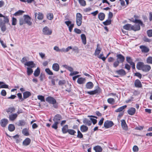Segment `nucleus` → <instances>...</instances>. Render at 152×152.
Here are the masks:
<instances>
[{
    "label": "nucleus",
    "instance_id": "obj_8",
    "mask_svg": "<svg viewBox=\"0 0 152 152\" xmlns=\"http://www.w3.org/2000/svg\"><path fill=\"white\" fill-rule=\"evenodd\" d=\"M61 118V116L60 115L57 114L54 116L53 120L54 122H58L59 123Z\"/></svg>",
    "mask_w": 152,
    "mask_h": 152
},
{
    "label": "nucleus",
    "instance_id": "obj_39",
    "mask_svg": "<svg viewBox=\"0 0 152 152\" xmlns=\"http://www.w3.org/2000/svg\"><path fill=\"white\" fill-rule=\"evenodd\" d=\"M126 105H124L121 106L118 108L115 111L116 112H118L122 111L126 107Z\"/></svg>",
    "mask_w": 152,
    "mask_h": 152
},
{
    "label": "nucleus",
    "instance_id": "obj_61",
    "mask_svg": "<svg viewBox=\"0 0 152 152\" xmlns=\"http://www.w3.org/2000/svg\"><path fill=\"white\" fill-rule=\"evenodd\" d=\"M17 19L16 18L13 17L12 18V25H15L16 24Z\"/></svg>",
    "mask_w": 152,
    "mask_h": 152
},
{
    "label": "nucleus",
    "instance_id": "obj_31",
    "mask_svg": "<svg viewBox=\"0 0 152 152\" xmlns=\"http://www.w3.org/2000/svg\"><path fill=\"white\" fill-rule=\"evenodd\" d=\"M93 86L94 85L93 83L91 82H88L86 84V87L88 89H91Z\"/></svg>",
    "mask_w": 152,
    "mask_h": 152
},
{
    "label": "nucleus",
    "instance_id": "obj_62",
    "mask_svg": "<svg viewBox=\"0 0 152 152\" xmlns=\"http://www.w3.org/2000/svg\"><path fill=\"white\" fill-rule=\"evenodd\" d=\"M69 134L71 135H73L75 134V131L73 130V129H69L68 131V132Z\"/></svg>",
    "mask_w": 152,
    "mask_h": 152
},
{
    "label": "nucleus",
    "instance_id": "obj_2",
    "mask_svg": "<svg viewBox=\"0 0 152 152\" xmlns=\"http://www.w3.org/2000/svg\"><path fill=\"white\" fill-rule=\"evenodd\" d=\"M23 17L24 23L27 24L29 26L31 25L32 22L31 21V18L27 15H24Z\"/></svg>",
    "mask_w": 152,
    "mask_h": 152
},
{
    "label": "nucleus",
    "instance_id": "obj_11",
    "mask_svg": "<svg viewBox=\"0 0 152 152\" xmlns=\"http://www.w3.org/2000/svg\"><path fill=\"white\" fill-rule=\"evenodd\" d=\"M140 48L141 50V51L144 53H147L149 52V49L146 46L144 45L140 46Z\"/></svg>",
    "mask_w": 152,
    "mask_h": 152
},
{
    "label": "nucleus",
    "instance_id": "obj_53",
    "mask_svg": "<svg viewBox=\"0 0 152 152\" xmlns=\"http://www.w3.org/2000/svg\"><path fill=\"white\" fill-rule=\"evenodd\" d=\"M120 63L118 60H117L115 61L113 64V67L115 68L116 67L119 65V63Z\"/></svg>",
    "mask_w": 152,
    "mask_h": 152
},
{
    "label": "nucleus",
    "instance_id": "obj_33",
    "mask_svg": "<svg viewBox=\"0 0 152 152\" xmlns=\"http://www.w3.org/2000/svg\"><path fill=\"white\" fill-rule=\"evenodd\" d=\"M68 126L67 125H64L62 128V132L64 134L68 132Z\"/></svg>",
    "mask_w": 152,
    "mask_h": 152
},
{
    "label": "nucleus",
    "instance_id": "obj_47",
    "mask_svg": "<svg viewBox=\"0 0 152 152\" xmlns=\"http://www.w3.org/2000/svg\"><path fill=\"white\" fill-rule=\"evenodd\" d=\"M66 83V81L64 80H60L58 83V84L60 86H62L63 85L65 84Z\"/></svg>",
    "mask_w": 152,
    "mask_h": 152
},
{
    "label": "nucleus",
    "instance_id": "obj_36",
    "mask_svg": "<svg viewBox=\"0 0 152 152\" xmlns=\"http://www.w3.org/2000/svg\"><path fill=\"white\" fill-rule=\"evenodd\" d=\"M98 17L100 20H103L104 18L105 15L103 13H100L98 14Z\"/></svg>",
    "mask_w": 152,
    "mask_h": 152
},
{
    "label": "nucleus",
    "instance_id": "obj_22",
    "mask_svg": "<svg viewBox=\"0 0 152 152\" xmlns=\"http://www.w3.org/2000/svg\"><path fill=\"white\" fill-rule=\"evenodd\" d=\"M116 72L118 75H121V76H124L126 74V72L125 71L122 69H121L120 70H117L116 71Z\"/></svg>",
    "mask_w": 152,
    "mask_h": 152
},
{
    "label": "nucleus",
    "instance_id": "obj_45",
    "mask_svg": "<svg viewBox=\"0 0 152 152\" xmlns=\"http://www.w3.org/2000/svg\"><path fill=\"white\" fill-rule=\"evenodd\" d=\"M111 19H108L106 21L103 22V23L105 25H108L111 24Z\"/></svg>",
    "mask_w": 152,
    "mask_h": 152
},
{
    "label": "nucleus",
    "instance_id": "obj_7",
    "mask_svg": "<svg viewBox=\"0 0 152 152\" xmlns=\"http://www.w3.org/2000/svg\"><path fill=\"white\" fill-rule=\"evenodd\" d=\"M8 123V120L7 119L4 118L2 119L0 121L1 126L3 127H5Z\"/></svg>",
    "mask_w": 152,
    "mask_h": 152
},
{
    "label": "nucleus",
    "instance_id": "obj_37",
    "mask_svg": "<svg viewBox=\"0 0 152 152\" xmlns=\"http://www.w3.org/2000/svg\"><path fill=\"white\" fill-rule=\"evenodd\" d=\"M8 129L10 132H12L15 129V127L14 125L12 124H9L8 126Z\"/></svg>",
    "mask_w": 152,
    "mask_h": 152
},
{
    "label": "nucleus",
    "instance_id": "obj_25",
    "mask_svg": "<svg viewBox=\"0 0 152 152\" xmlns=\"http://www.w3.org/2000/svg\"><path fill=\"white\" fill-rule=\"evenodd\" d=\"M15 109L14 107H11L6 109V111L8 113H11L15 111Z\"/></svg>",
    "mask_w": 152,
    "mask_h": 152
},
{
    "label": "nucleus",
    "instance_id": "obj_10",
    "mask_svg": "<svg viewBox=\"0 0 152 152\" xmlns=\"http://www.w3.org/2000/svg\"><path fill=\"white\" fill-rule=\"evenodd\" d=\"M31 142V139L29 138H26L23 141L22 144L23 145L26 146L29 145Z\"/></svg>",
    "mask_w": 152,
    "mask_h": 152
},
{
    "label": "nucleus",
    "instance_id": "obj_50",
    "mask_svg": "<svg viewBox=\"0 0 152 152\" xmlns=\"http://www.w3.org/2000/svg\"><path fill=\"white\" fill-rule=\"evenodd\" d=\"M33 72L32 69L31 68H27V73L28 75H31Z\"/></svg>",
    "mask_w": 152,
    "mask_h": 152
},
{
    "label": "nucleus",
    "instance_id": "obj_40",
    "mask_svg": "<svg viewBox=\"0 0 152 152\" xmlns=\"http://www.w3.org/2000/svg\"><path fill=\"white\" fill-rule=\"evenodd\" d=\"M80 5L83 7H85L86 5V1L84 0H78Z\"/></svg>",
    "mask_w": 152,
    "mask_h": 152
},
{
    "label": "nucleus",
    "instance_id": "obj_18",
    "mask_svg": "<svg viewBox=\"0 0 152 152\" xmlns=\"http://www.w3.org/2000/svg\"><path fill=\"white\" fill-rule=\"evenodd\" d=\"M136 112V110L135 108L131 107L127 111L128 113L131 115H134Z\"/></svg>",
    "mask_w": 152,
    "mask_h": 152
},
{
    "label": "nucleus",
    "instance_id": "obj_20",
    "mask_svg": "<svg viewBox=\"0 0 152 152\" xmlns=\"http://www.w3.org/2000/svg\"><path fill=\"white\" fill-rule=\"evenodd\" d=\"M82 42L84 45H85L86 44V38L85 34H82L80 35Z\"/></svg>",
    "mask_w": 152,
    "mask_h": 152
},
{
    "label": "nucleus",
    "instance_id": "obj_34",
    "mask_svg": "<svg viewBox=\"0 0 152 152\" xmlns=\"http://www.w3.org/2000/svg\"><path fill=\"white\" fill-rule=\"evenodd\" d=\"M71 85L69 84L68 83L66 84L65 87L66 88L65 89V91L68 92H70L71 91Z\"/></svg>",
    "mask_w": 152,
    "mask_h": 152
},
{
    "label": "nucleus",
    "instance_id": "obj_4",
    "mask_svg": "<svg viewBox=\"0 0 152 152\" xmlns=\"http://www.w3.org/2000/svg\"><path fill=\"white\" fill-rule=\"evenodd\" d=\"M114 125L113 122L111 121L107 120L104 123V126L106 128H110Z\"/></svg>",
    "mask_w": 152,
    "mask_h": 152
},
{
    "label": "nucleus",
    "instance_id": "obj_17",
    "mask_svg": "<svg viewBox=\"0 0 152 152\" xmlns=\"http://www.w3.org/2000/svg\"><path fill=\"white\" fill-rule=\"evenodd\" d=\"M23 99H26L31 95V92L28 91H25L23 93Z\"/></svg>",
    "mask_w": 152,
    "mask_h": 152
},
{
    "label": "nucleus",
    "instance_id": "obj_9",
    "mask_svg": "<svg viewBox=\"0 0 152 152\" xmlns=\"http://www.w3.org/2000/svg\"><path fill=\"white\" fill-rule=\"evenodd\" d=\"M117 60H118L121 63H123L125 60V58L121 54H117L116 56Z\"/></svg>",
    "mask_w": 152,
    "mask_h": 152
},
{
    "label": "nucleus",
    "instance_id": "obj_23",
    "mask_svg": "<svg viewBox=\"0 0 152 152\" xmlns=\"http://www.w3.org/2000/svg\"><path fill=\"white\" fill-rule=\"evenodd\" d=\"M144 65V64L143 62H139L137 65V68L138 70H142Z\"/></svg>",
    "mask_w": 152,
    "mask_h": 152
},
{
    "label": "nucleus",
    "instance_id": "obj_14",
    "mask_svg": "<svg viewBox=\"0 0 152 152\" xmlns=\"http://www.w3.org/2000/svg\"><path fill=\"white\" fill-rule=\"evenodd\" d=\"M24 65L28 66H30L31 68L35 67V64L33 61H29L26 62Z\"/></svg>",
    "mask_w": 152,
    "mask_h": 152
},
{
    "label": "nucleus",
    "instance_id": "obj_56",
    "mask_svg": "<svg viewBox=\"0 0 152 152\" xmlns=\"http://www.w3.org/2000/svg\"><path fill=\"white\" fill-rule=\"evenodd\" d=\"M100 89L99 88L97 89H96V90H95L94 91H92V95L98 93L100 92Z\"/></svg>",
    "mask_w": 152,
    "mask_h": 152
},
{
    "label": "nucleus",
    "instance_id": "obj_3",
    "mask_svg": "<svg viewBox=\"0 0 152 152\" xmlns=\"http://www.w3.org/2000/svg\"><path fill=\"white\" fill-rule=\"evenodd\" d=\"M43 34L45 35H50L52 33V31L47 26L45 27L42 30Z\"/></svg>",
    "mask_w": 152,
    "mask_h": 152
},
{
    "label": "nucleus",
    "instance_id": "obj_48",
    "mask_svg": "<svg viewBox=\"0 0 152 152\" xmlns=\"http://www.w3.org/2000/svg\"><path fill=\"white\" fill-rule=\"evenodd\" d=\"M38 99L40 100L41 102H45V101L44 96L42 95H38L37 96Z\"/></svg>",
    "mask_w": 152,
    "mask_h": 152
},
{
    "label": "nucleus",
    "instance_id": "obj_35",
    "mask_svg": "<svg viewBox=\"0 0 152 152\" xmlns=\"http://www.w3.org/2000/svg\"><path fill=\"white\" fill-rule=\"evenodd\" d=\"M40 73V69L39 67H37L34 71V75L35 77H38Z\"/></svg>",
    "mask_w": 152,
    "mask_h": 152
},
{
    "label": "nucleus",
    "instance_id": "obj_57",
    "mask_svg": "<svg viewBox=\"0 0 152 152\" xmlns=\"http://www.w3.org/2000/svg\"><path fill=\"white\" fill-rule=\"evenodd\" d=\"M148 64H152V57H148L146 60Z\"/></svg>",
    "mask_w": 152,
    "mask_h": 152
},
{
    "label": "nucleus",
    "instance_id": "obj_55",
    "mask_svg": "<svg viewBox=\"0 0 152 152\" xmlns=\"http://www.w3.org/2000/svg\"><path fill=\"white\" fill-rule=\"evenodd\" d=\"M98 57L99 58L102 59L104 61L106 59V58L103 56V53H101L98 56Z\"/></svg>",
    "mask_w": 152,
    "mask_h": 152
},
{
    "label": "nucleus",
    "instance_id": "obj_28",
    "mask_svg": "<svg viewBox=\"0 0 152 152\" xmlns=\"http://www.w3.org/2000/svg\"><path fill=\"white\" fill-rule=\"evenodd\" d=\"M132 30L134 31L139 30L140 29V27L139 25L135 24L134 25H132Z\"/></svg>",
    "mask_w": 152,
    "mask_h": 152
},
{
    "label": "nucleus",
    "instance_id": "obj_60",
    "mask_svg": "<svg viewBox=\"0 0 152 152\" xmlns=\"http://www.w3.org/2000/svg\"><path fill=\"white\" fill-rule=\"evenodd\" d=\"M77 20H82V16L80 13H77Z\"/></svg>",
    "mask_w": 152,
    "mask_h": 152
},
{
    "label": "nucleus",
    "instance_id": "obj_32",
    "mask_svg": "<svg viewBox=\"0 0 152 152\" xmlns=\"http://www.w3.org/2000/svg\"><path fill=\"white\" fill-rule=\"evenodd\" d=\"M84 124L90 126L92 124L91 121L87 118H84L83 121Z\"/></svg>",
    "mask_w": 152,
    "mask_h": 152
},
{
    "label": "nucleus",
    "instance_id": "obj_46",
    "mask_svg": "<svg viewBox=\"0 0 152 152\" xmlns=\"http://www.w3.org/2000/svg\"><path fill=\"white\" fill-rule=\"evenodd\" d=\"M63 66L70 72H72L73 71V69L71 67L69 66L66 65H64Z\"/></svg>",
    "mask_w": 152,
    "mask_h": 152
},
{
    "label": "nucleus",
    "instance_id": "obj_38",
    "mask_svg": "<svg viewBox=\"0 0 152 152\" xmlns=\"http://www.w3.org/2000/svg\"><path fill=\"white\" fill-rule=\"evenodd\" d=\"M88 130V128L87 126L83 125L80 127V130L83 132H85Z\"/></svg>",
    "mask_w": 152,
    "mask_h": 152
},
{
    "label": "nucleus",
    "instance_id": "obj_27",
    "mask_svg": "<svg viewBox=\"0 0 152 152\" xmlns=\"http://www.w3.org/2000/svg\"><path fill=\"white\" fill-rule=\"evenodd\" d=\"M17 116L18 115L17 113L9 115V119L11 121H13L17 118Z\"/></svg>",
    "mask_w": 152,
    "mask_h": 152
},
{
    "label": "nucleus",
    "instance_id": "obj_16",
    "mask_svg": "<svg viewBox=\"0 0 152 152\" xmlns=\"http://www.w3.org/2000/svg\"><path fill=\"white\" fill-rule=\"evenodd\" d=\"M101 50L102 49L99 47V44H97V45L95 51L94 55L95 56L99 55Z\"/></svg>",
    "mask_w": 152,
    "mask_h": 152
},
{
    "label": "nucleus",
    "instance_id": "obj_51",
    "mask_svg": "<svg viewBox=\"0 0 152 152\" xmlns=\"http://www.w3.org/2000/svg\"><path fill=\"white\" fill-rule=\"evenodd\" d=\"M45 71L49 75H53V72L49 68H46L45 69Z\"/></svg>",
    "mask_w": 152,
    "mask_h": 152
},
{
    "label": "nucleus",
    "instance_id": "obj_54",
    "mask_svg": "<svg viewBox=\"0 0 152 152\" xmlns=\"http://www.w3.org/2000/svg\"><path fill=\"white\" fill-rule=\"evenodd\" d=\"M72 47L71 46L68 47L66 49H65L64 48H62L61 50V51L66 52L72 49Z\"/></svg>",
    "mask_w": 152,
    "mask_h": 152
},
{
    "label": "nucleus",
    "instance_id": "obj_30",
    "mask_svg": "<svg viewBox=\"0 0 152 152\" xmlns=\"http://www.w3.org/2000/svg\"><path fill=\"white\" fill-rule=\"evenodd\" d=\"M123 28L126 30H131L132 29V25L129 24H126L124 26Z\"/></svg>",
    "mask_w": 152,
    "mask_h": 152
},
{
    "label": "nucleus",
    "instance_id": "obj_29",
    "mask_svg": "<svg viewBox=\"0 0 152 152\" xmlns=\"http://www.w3.org/2000/svg\"><path fill=\"white\" fill-rule=\"evenodd\" d=\"M94 149L96 152H101L102 151V149L101 146L97 145L94 147Z\"/></svg>",
    "mask_w": 152,
    "mask_h": 152
},
{
    "label": "nucleus",
    "instance_id": "obj_59",
    "mask_svg": "<svg viewBox=\"0 0 152 152\" xmlns=\"http://www.w3.org/2000/svg\"><path fill=\"white\" fill-rule=\"evenodd\" d=\"M77 137L80 138H82L83 137V134L79 130L77 131Z\"/></svg>",
    "mask_w": 152,
    "mask_h": 152
},
{
    "label": "nucleus",
    "instance_id": "obj_15",
    "mask_svg": "<svg viewBox=\"0 0 152 152\" xmlns=\"http://www.w3.org/2000/svg\"><path fill=\"white\" fill-rule=\"evenodd\" d=\"M53 70L56 72H58L59 69V66L57 63H55L53 64L52 67Z\"/></svg>",
    "mask_w": 152,
    "mask_h": 152
},
{
    "label": "nucleus",
    "instance_id": "obj_58",
    "mask_svg": "<svg viewBox=\"0 0 152 152\" xmlns=\"http://www.w3.org/2000/svg\"><path fill=\"white\" fill-rule=\"evenodd\" d=\"M148 36L150 37H152V30H148L147 31Z\"/></svg>",
    "mask_w": 152,
    "mask_h": 152
},
{
    "label": "nucleus",
    "instance_id": "obj_52",
    "mask_svg": "<svg viewBox=\"0 0 152 152\" xmlns=\"http://www.w3.org/2000/svg\"><path fill=\"white\" fill-rule=\"evenodd\" d=\"M58 122H54V123L52 126V128L55 129H57L58 128Z\"/></svg>",
    "mask_w": 152,
    "mask_h": 152
},
{
    "label": "nucleus",
    "instance_id": "obj_24",
    "mask_svg": "<svg viewBox=\"0 0 152 152\" xmlns=\"http://www.w3.org/2000/svg\"><path fill=\"white\" fill-rule=\"evenodd\" d=\"M22 134L25 136H28L29 135L28 128H25L22 131Z\"/></svg>",
    "mask_w": 152,
    "mask_h": 152
},
{
    "label": "nucleus",
    "instance_id": "obj_5",
    "mask_svg": "<svg viewBox=\"0 0 152 152\" xmlns=\"http://www.w3.org/2000/svg\"><path fill=\"white\" fill-rule=\"evenodd\" d=\"M121 125L122 129L125 130H127L128 128L124 120L122 119L121 120Z\"/></svg>",
    "mask_w": 152,
    "mask_h": 152
},
{
    "label": "nucleus",
    "instance_id": "obj_63",
    "mask_svg": "<svg viewBox=\"0 0 152 152\" xmlns=\"http://www.w3.org/2000/svg\"><path fill=\"white\" fill-rule=\"evenodd\" d=\"M3 18H4V22L5 23H8L9 22V18H8V17H7V16L5 17L4 16V17H3Z\"/></svg>",
    "mask_w": 152,
    "mask_h": 152
},
{
    "label": "nucleus",
    "instance_id": "obj_12",
    "mask_svg": "<svg viewBox=\"0 0 152 152\" xmlns=\"http://www.w3.org/2000/svg\"><path fill=\"white\" fill-rule=\"evenodd\" d=\"M37 15L38 16L37 17V18L38 20H42L44 18V15L42 13L39 12V13H37V12H35L34 14L35 18H36V17Z\"/></svg>",
    "mask_w": 152,
    "mask_h": 152
},
{
    "label": "nucleus",
    "instance_id": "obj_44",
    "mask_svg": "<svg viewBox=\"0 0 152 152\" xmlns=\"http://www.w3.org/2000/svg\"><path fill=\"white\" fill-rule=\"evenodd\" d=\"M47 18L49 20H52L53 18V15L52 13H48L47 15Z\"/></svg>",
    "mask_w": 152,
    "mask_h": 152
},
{
    "label": "nucleus",
    "instance_id": "obj_19",
    "mask_svg": "<svg viewBox=\"0 0 152 152\" xmlns=\"http://www.w3.org/2000/svg\"><path fill=\"white\" fill-rule=\"evenodd\" d=\"M151 69V67L149 65H144L142 70V71L145 72H148Z\"/></svg>",
    "mask_w": 152,
    "mask_h": 152
},
{
    "label": "nucleus",
    "instance_id": "obj_42",
    "mask_svg": "<svg viewBox=\"0 0 152 152\" xmlns=\"http://www.w3.org/2000/svg\"><path fill=\"white\" fill-rule=\"evenodd\" d=\"M126 61L127 62L129 63L130 65L134 63L132 61V59L129 57L127 56L126 57Z\"/></svg>",
    "mask_w": 152,
    "mask_h": 152
},
{
    "label": "nucleus",
    "instance_id": "obj_26",
    "mask_svg": "<svg viewBox=\"0 0 152 152\" xmlns=\"http://www.w3.org/2000/svg\"><path fill=\"white\" fill-rule=\"evenodd\" d=\"M77 81V83L79 84H83L85 83L86 79L84 78L79 77L78 78Z\"/></svg>",
    "mask_w": 152,
    "mask_h": 152
},
{
    "label": "nucleus",
    "instance_id": "obj_13",
    "mask_svg": "<svg viewBox=\"0 0 152 152\" xmlns=\"http://www.w3.org/2000/svg\"><path fill=\"white\" fill-rule=\"evenodd\" d=\"M0 27L2 31L4 32L6 31V26L3 21H1L0 22Z\"/></svg>",
    "mask_w": 152,
    "mask_h": 152
},
{
    "label": "nucleus",
    "instance_id": "obj_6",
    "mask_svg": "<svg viewBox=\"0 0 152 152\" xmlns=\"http://www.w3.org/2000/svg\"><path fill=\"white\" fill-rule=\"evenodd\" d=\"M71 23L72 22L70 21H66L65 22V23L69 27V30L70 32L72 31L74 26V24H72Z\"/></svg>",
    "mask_w": 152,
    "mask_h": 152
},
{
    "label": "nucleus",
    "instance_id": "obj_41",
    "mask_svg": "<svg viewBox=\"0 0 152 152\" xmlns=\"http://www.w3.org/2000/svg\"><path fill=\"white\" fill-rule=\"evenodd\" d=\"M107 102L110 104H113L115 102V100L113 98H109L107 99Z\"/></svg>",
    "mask_w": 152,
    "mask_h": 152
},
{
    "label": "nucleus",
    "instance_id": "obj_64",
    "mask_svg": "<svg viewBox=\"0 0 152 152\" xmlns=\"http://www.w3.org/2000/svg\"><path fill=\"white\" fill-rule=\"evenodd\" d=\"M139 149L138 147L136 145H134L133 148V150L134 152H137L138 151Z\"/></svg>",
    "mask_w": 152,
    "mask_h": 152
},
{
    "label": "nucleus",
    "instance_id": "obj_21",
    "mask_svg": "<svg viewBox=\"0 0 152 152\" xmlns=\"http://www.w3.org/2000/svg\"><path fill=\"white\" fill-rule=\"evenodd\" d=\"M134 85L136 87L141 88L142 85L141 82L138 79L136 80L134 82Z\"/></svg>",
    "mask_w": 152,
    "mask_h": 152
},
{
    "label": "nucleus",
    "instance_id": "obj_1",
    "mask_svg": "<svg viewBox=\"0 0 152 152\" xmlns=\"http://www.w3.org/2000/svg\"><path fill=\"white\" fill-rule=\"evenodd\" d=\"M46 101L50 104H53V107L55 108H57L58 107V104L56 103V100L53 97L49 96L46 99Z\"/></svg>",
    "mask_w": 152,
    "mask_h": 152
},
{
    "label": "nucleus",
    "instance_id": "obj_49",
    "mask_svg": "<svg viewBox=\"0 0 152 152\" xmlns=\"http://www.w3.org/2000/svg\"><path fill=\"white\" fill-rule=\"evenodd\" d=\"M26 124V122L24 120H20L18 125L20 126H23Z\"/></svg>",
    "mask_w": 152,
    "mask_h": 152
},
{
    "label": "nucleus",
    "instance_id": "obj_43",
    "mask_svg": "<svg viewBox=\"0 0 152 152\" xmlns=\"http://www.w3.org/2000/svg\"><path fill=\"white\" fill-rule=\"evenodd\" d=\"M24 12L23 11L19 10L15 13L14 15L15 16L20 15H22Z\"/></svg>",
    "mask_w": 152,
    "mask_h": 152
}]
</instances>
